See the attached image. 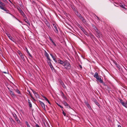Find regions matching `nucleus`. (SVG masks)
<instances>
[{"mask_svg":"<svg viewBox=\"0 0 127 127\" xmlns=\"http://www.w3.org/2000/svg\"><path fill=\"white\" fill-rule=\"evenodd\" d=\"M94 77L96 78L97 80L100 83H103V81L101 79V76H99L97 72H96L95 73Z\"/></svg>","mask_w":127,"mask_h":127,"instance_id":"nucleus-1","label":"nucleus"},{"mask_svg":"<svg viewBox=\"0 0 127 127\" xmlns=\"http://www.w3.org/2000/svg\"><path fill=\"white\" fill-rule=\"evenodd\" d=\"M20 13L23 17L24 18V20L25 22L27 23L29 25H30V23L27 19L26 16L25 15L23 11H22L20 12Z\"/></svg>","mask_w":127,"mask_h":127,"instance_id":"nucleus-2","label":"nucleus"},{"mask_svg":"<svg viewBox=\"0 0 127 127\" xmlns=\"http://www.w3.org/2000/svg\"><path fill=\"white\" fill-rule=\"evenodd\" d=\"M64 67L65 68L67 69H70L71 67L69 63L67 61H64Z\"/></svg>","mask_w":127,"mask_h":127,"instance_id":"nucleus-3","label":"nucleus"},{"mask_svg":"<svg viewBox=\"0 0 127 127\" xmlns=\"http://www.w3.org/2000/svg\"><path fill=\"white\" fill-rule=\"evenodd\" d=\"M53 25L54 27V31L55 32L57 33H59V31L57 27V25L55 23L53 24Z\"/></svg>","mask_w":127,"mask_h":127,"instance_id":"nucleus-4","label":"nucleus"},{"mask_svg":"<svg viewBox=\"0 0 127 127\" xmlns=\"http://www.w3.org/2000/svg\"><path fill=\"white\" fill-rule=\"evenodd\" d=\"M44 22L48 28L49 29H50L51 28L49 23L48 22L47 20L46 19L45 20Z\"/></svg>","mask_w":127,"mask_h":127,"instance_id":"nucleus-5","label":"nucleus"},{"mask_svg":"<svg viewBox=\"0 0 127 127\" xmlns=\"http://www.w3.org/2000/svg\"><path fill=\"white\" fill-rule=\"evenodd\" d=\"M6 34L7 36L12 41H13V42H14V40H13L14 39L12 38V37L11 36V35L8 33H6Z\"/></svg>","mask_w":127,"mask_h":127,"instance_id":"nucleus-6","label":"nucleus"},{"mask_svg":"<svg viewBox=\"0 0 127 127\" xmlns=\"http://www.w3.org/2000/svg\"><path fill=\"white\" fill-rule=\"evenodd\" d=\"M85 103L86 104V105L88 107V108L90 110L92 109V108L90 105L89 104L88 101L85 100L84 101Z\"/></svg>","mask_w":127,"mask_h":127,"instance_id":"nucleus-7","label":"nucleus"},{"mask_svg":"<svg viewBox=\"0 0 127 127\" xmlns=\"http://www.w3.org/2000/svg\"><path fill=\"white\" fill-rule=\"evenodd\" d=\"M61 95L62 97L63 98L65 99H67V97H66L65 95H64V93L62 91H61L60 92Z\"/></svg>","mask_w":127,"mask_h":127,"instance_id":"nucleus-8","label":"nucleus"},{"mask_svg":"<svg viewBox=\"0 0 127 127\" xmlns=\"http://www.w3.org/2000/svg\"><path fill=\"white\" fill-rule=\"evenodd\" d=\"M57 63H59L64 66V61L63 62L60 59H58L57 61Z\"/></svg>","mask_w":127,"mask_h":127,"instance_id":"nucleus-9","label":"nucleus"},{"mask_svg":"<svg viewBox=\"0 0 127 127\" xmlns=\"http://www.w3.org/2000/svg\"><path fill=\"white\" fill-rule=\"evenodd\" d=\"M37 1V0H32V4H33L34 7H37V4L36 3Z\"/></svg>","mask_w":127,"mask_h":127,"instance_id":"nucleus-10","label":"nucleus"},{"mask_svg":"<svg viewBox=\"0 0 127 127\" xmlns=\"http://www.w3.org/2000/svg\"><path fill=\"white\" fill-rule=\"evenodd\" d=\"M39 102L42 107V108L44 110L45 109V104L42 101L39 100Z\"/></svg>","mask_w":127,"mask_h":127,"instance_id":"nucleus-11","label":"nucleus"},{"mask_svg":"<svg viewBox=\"0 0 127 127\" xmlns=\"http://www.w3.org/2000/svg\"><path fill=\"white\" fill-rule=\"evenodd\" d=\"M93 101L94 102L95 104L99 107L100 105L98 102L97 100L95 98H93Z\"/></svg>","mask_w":127,"mask_h":127,"instance_id":"nucleus-12","label":"nucleus"},{"mask_svg":"<svg viewBox=\"0 0 127 127\" xmlns=\"http://www.w3.org/2000/svg\"><path fill=\"white\" fill-rule=\"evenodd\" d=\"M62 103L65 106H68L69 108H70V105H69L65 101H63L62 102Z\"/></svg>","mask_w":127,"mask_h":127,"instance_id":"nucleus-13","label":"nucleus"},{"mask_svg":"<svg viewBox=\"0 0 127 127\" xmlns=\"http://www.w3.org/2000/svg\"><path fill=\"white\" fill-rule=\"evenodd\" d=\"M82 31L87 36H89V35L87 32L84 30V29L82 30Z\"/></svg>","mask_w":127,"mask_h":127,"instance_id":"nucleus-14","label":"nucleus"},{"mask_svg":"<svg viewBox=\"0 0 127 127\" xmlns=\"http://www.w3.org/2000/svg\"><path fill=\"white\" fill-rule=\"evenodd\" d=\"M75 13L76 15L78 17H79L80 18V17H81L82 16L80 14L78 13V12L77 11H75Z\"/></svg>","mask_w":127,"mask_h":127,"instance_id":"nucleus-15","label":"nucleus"},{"mask_svg":"<svg viewBox=\"0 0 127 127\" xmlns=\"http://www.w3.org/2000/svg\"><path fill=\"white\" fill-rule=\"evenodd\" d=\"M9 119L12 124H15V122L12 118H10Z\"/></svg>","mask_w":127,"mask_h":127,"instance_id":"nucleus-16","label":"nucleus"},{"mask_svg":"<svg viewBox=\"0 0 127 127\" xmlns=\"http://www.w3.org/2000/svg\"><path fill=\"white\" fill-rule=\"evenodd\" d=\"M26 51L28 55L31 57H32V56L31 54L29 52V51L28 49L27 48H26Z\"/></svg>","mask_w":127,"mask_h":127,"instance_id":"nucleus-17","label":"nucleus"},{"mask_svg":"<svg viewBox=\"0 0 127 127\" xmlns=\"http://www.w3.org/2000/svg\"><path fill=\"white\" fill-rule=\"evenodd\" d=\"M50 55L52 57V58L53 59V60H54V61L56 62L57 63V61L56 59V58L55 57L53 56L51 54H50Z\"/></svg>","mask_w":127,"mask_h":127,"instance_id":"nucleus-18","label":"nucleus"},{"mask_svg":"<svg viewBox=\"0 0 127 127\" xmlns=\"http://www.w3.org/2000/svg\"><path fill=\"white\" fill-rule=\"evenodd\" d=\"M80 19L83 23H86V20L82 16L81 17H80Z\"/></svg>","mask_w":127,"mask_h":127,"instance_id":"nucleus-19","label":"nucleus"},{"mask_svg":"<svg viewBox=\"0 0 127 127\" xmlns=\"http://www.w3.org/2000/svg\"><path fill=\"white\" fill-rule=\"evenodd\" d=\"M42 97L44 98L45 100L47 101V102H48V103L50 104V101H49L48 100V99L45 96H42Z\"/></svg>","mask_w":127,"mask_h":127,"instance_id":"nucleus-20","label":"nucleus"},{"mask_svg":"<svg viewBox=\"0 0 127 127\" xmlns=\"http://www.w3.org/2000/svg\"><path fill=\"white\" fill-rule=\"evenodd\" d=\"M60 84L62 85V87L64 88H65V86L64 84L62 82V81H61L60 82Z\"/></svg>","mask_w":127,"mask_h":127,"instance_id":"nucleus-21","label":"nucleus"},{"mask_svg":"<svg viewBox=\"0 0 127 127\" xmlns=\"http://www.w3.org/2000/svg\"><path fill=\"white\" fill-rule=\"evenodd\" d=\"M101 35V34L100 33V32H98L97 33H96V36H97L98 38H100V35Z\"/></svg>","mask_w":127,"mask_h":127,"instance_id":"nucleus-22","label":"nucleus"},{"mask_svg":"<svg viewBox=\"0 0 127 127\" xmlns=\"http://www.w3.org/2000/svg\"><path fill=\"white\" fill-rule=\"evenodd\" d=\"M122 104L126 108L127 107V103L125 102H123L122 103Z\"/></svg>","mask_w":127,"mask_h":127,"instance_id":"nucleus-23","label":"nucleus"},{"mask_svg":"<svg viewBox=\"0 0 127 127\" xmlns=\"http://www.w3.org/2000/svg\"><path fill=\"white\" fill-rule=\"evenodd\" d=\"M119 6H120L122 8H124V9H126L125 8V5L124 4H119Z\"/></svg>","mask_w":127,"mask_h":127,"instance_id":"nucleus-24","label":"nucleus"},{"mask_svg":"<svg viewBox=\"0 0 127 127\" xmlns=\"http://www.w3.org/2000/svg\"><path fill=\"white\" fill-rule=\"evenodd\" d=\"M92 25L93 28L95 30H97V28H96L95 26L93 24H92Z\"/></svg>","mask_w":127,"mask_h":127,"instance_id":"nucleus-25","label":"nucleus"},{"mask_svg":"<svg viewBox=\"0 0 127 127\" xmlns=\"http://www.w3.org/2000/svg\"><path fill=\"white\" fill-rule=\"evenodd\" d=\"M28 101L29 106L31 107L32 106L31 102L30 100L29 99H28Z\"/></svg>","mask_w":127,"mask_h":127,"instance_id":"nucleus-26","label":"nucleus"},{"mask_svg":"<svg viewBox=\"0 0 127 127\" xmlns=\"http://www.w3.org/2000/svg\"><path fill=\"white\" fill-rule=\"evenodd\" d=\"M12 115L13 117L15 118V119L16 118L17 119V116L15 113H13Z\"/></svg>","mask_w":127,"mask_h":127,"instance_id":"nucleus-27","label":"nucleus"},{"mask_svg":"<svg viewBox=\"0 0 127 127\" xmlns=\"http://www.w3.org/2000/svg\"><path fill=\"white\" fill-rule=\"evenodd\" d=\"M89 36H90L91 38H95L94 36L91 33H90Z\"/></svg>","mask_w":127,"mask_h":127,"instance_id":"nucleus-28","label":"nucleus"},{"mask_svg":"<svg viewBox=\"0 0 127 127\" xmlns=\"http://www.w3.org/2000/svg\"><path fill=\"white\" fill-rule=\"evenodd\" d=\"M15 120L18 124L20 123V121L17 118V119H15Z\"/></svg>","mask_w":127,"mask_h":127,"instance_id":"nucleus-29","label":"nucleus"},{"mask_svg":"<svg viewBox=\"0 0 127 127\" xmlns=\"http://www.w3.org/2000/svg\"><path fill=\"white\" fill-rule=\"evenodd\" d=\"M2 6H2V5H0V8L1 9H2V10H4V11H7L6 10H5V9L4 8L2 7Z\"/></svg>","mask_w":127,"mask_h":127,"instance_id":"nucleus-30","label":"nucleus"},{"mask_svg":"<svg viewBox=\"0 0 127 127\" xmlns=\"http://www.w3.org/2000/svg\"><path fill=\"white\" fill-rule=\"evenodd\" d=\"M17 9L18 10V11H19V12L20 13L22 11L19 7H18Z\"/></svg>","mask_w":127,"mask_h":127,"instance_id":"nucleus-31","label":"nucleus"},{"mask_svg":"<svg viewBox=\"0 0 127 127\" xmlns=\"http://www.w3.org/2000/svg\"><path fill=\"white\" fill-rule=\"evenodd\" d=\"M10 93L11 95H13V96H15V95L14 94V93L12 91H10Z\"/></svg>","mask_w":127,"mask_h":127,"instance_id":"nucleus-32","label":"nucleus"},{"mask_svg":"<svg viewBox=\"0 0 127 127\" xmlns=\"http://www.w3.org/2000/svg\"><path fill=\"white\" fill-rule=\"evenodd\" d=\"M34 95L35 96V97L37 98H39V96L38 94L36 93V94H35Z\"/></svg>","mask_w":127,"mask_h":127,"instance_id":"nucleus-33","label":"nucleus"},{"mask_svg":"<svg viewBox=\"0 0 127 127\" xmlns=\"http://www.w3.org/2000/svg\"><path fill=\"white\" fill-rule=\"evenodd\" d=\"M26 123L27 126V127H31L29 125L27 121H26Z\"/></svg>","mask_w":127,"mask_h":127,"instance_id":"nucleus-34","label":"nucleus"},{"mask_svg":"<svg viewBox=\"0 0 127 127\" xmlns=\"http://www.w3.org/2000/svg\"><path fill=\"white\" fill-rule=\"evenodd\" d=\"M45 56H46V57L49 56V54L45 51Z\"/></svg>","mask_w":127,"mask_h":127,"instance_id":"nucleus-35","label":"nucleus"},{"mask_svg":"<svg viewBox=\"0 0 127 127\" xmlns=\"http://www.w3.org/2000/svg\"><path fill=\"white\" fill-rule=\"evenodd\" d=\"M79 28L82 31L83 29H84L83 27L81 26L80 25H79Z\"/></svg>","mask_w":127,"mask_h":127,"instance_id":"nucleus-36","label":"nucleus"},{"mask_svg":"<svg viewBox=\"0 0 127 127\" xmlns=\"http://www.w3.org/2000/svg\"><path fill=\"white\" fill-rule=\"evenodd\" d=\"M21 58L22 59L23 61H24L25 60V59H24V56H23V55L21 57Z\"/></svg>","mask_w":127,"mask_h":127,"instance_id":"nucleus-37","label":"nucleus"},{"mask_svg":"<svg viewBox=\"0 0 127 127\" xmlns=\"http://www.w3.org/2000/svg\"><path fill=\"white\" fill-rule=\"evenodd\" d=\"M0 5L3 6H4L5 5V4L4 3H2L0 1Z\"/></svg>","mask_w":127,"mask_h":127,"instance_id":"nucleus-38","label":"nucleus"},{"mask_svg":"<svg viewBox=\"0 0 127 127\" xmlns=\"http://www.w3.org/2000/svg\"><path fill=\"white\" fill-rule=\"evenodd\" d=\"M50 66L51 69L52 70H53L54 69V67H53V66L52 65Z\"/></svg>","mask_w":127,"mask_h":127,"instance_id":"nucleus-39","label":"nucleus"},{"mask_svg":"<svg viewBox=\"0 0 127 127\" xmlns=\"http://www.w3.org/2000/svg\"><path fill=\"white\" fill-rule=\"evenodd\" d=\"M47 57V59L48 60V61H51V60L50 59V57L49 56H48Z\"/></svg>","mask_w":127,"mask_h":127,"instance_id":"nucleus-40","label":"nucleus"},{"mask_svg":"<svg viewBox=\"0 0 127 127\" xmlns=\"http://www.w3.org/2000/svg\"><path fill=\"white\" fill-rule=\"evenodd\" d=\"M27 93L28 94H30L31 96V97H32V94H31V93H30V91H29L28 90V92H27Z\"/></svg>","mask_w":127,"mask_h":127,"instance_id":"nucleus-41","label":"nucleus"},{"mask_svg":"<svg viewBox=\"0 0 127 127\" xmlns=\"http://www.w3.org/2000/svg\"><path fill=\"white\" fill-rule=\"evenodd\" d=\"M62 111H63L62 113H63V114L64 115V116H66V113H65V112L64 111V110H63V109H62Z\"/></svg>","mask_w":127,"mask_h":127,"instance_id":"nucleus-42","label":"nucleus"},{"mask_svg":"<svg viewBox=\"0 0 127 127\" xmlns=\"http://www.w3.org/2000/svg\"><path fill=\"white\" fill-rule=\"evenodd\" d=\"M9 14L11 15L12 17L14 18L15 19H16L17 20H18V19L17 18L15 17L12 14H10V13H9Z\"/></svg>","mask_w":127,"mask_h":127,"instance_id":"nucleus-43","label":"nucleus"},{"mask_svg":"<svg viewBox=\"0 0 127 127\" xmlns=\"http://www.w3.org/2000/svg\"><path fill=\"white\" fill-rule=\"evenodd\" d=\"M51 61H49V62H48V63L49 66L52 65Z\"/></svg>","mask_w":127,"mask_h":127,"instance_id":"nucleus-44","label":"nucleus"},{"mask_svg":"<svg viewBox=\"0 0 127 127\" xmlns=\"http://www.w3.org/2000/svg\"><path fill=\"white\" fill-rule=\"evenodd\" d=\"M119 100H120V102L122 104V103L124 101H123V100L121 99H120Z\"/></svg>","mask_w":127,"mask_h":127,"instance_id":"nucleus-45","label":"nucleus"},{"mask_svg":"<svg viewBox=\"0 0 127 127\" xmlns=\"http://www.w3.org/2000/svg\"><path fill=\"white\" fill-rule=\"evenodd\" d=\"M16 92L18 94H20V92L19 91L18 89H16Z\"/></svg>","mask_w":127,"mask_h":127,"instance_id":"nucleus-46","label":"nucleus"},{"mask_svg":"<svg viewBox=\"0 0 127 127\" xmlns=\"http://www.w3.org/2000/svg\"><path fill=\"white\" fill-rule=\"evenodd\" d=\"M116 65L117 67H118L119 69H120V66L118 64H117V65Z\"/></svg>","mask_w":127,"mask_h":127,"instance_id":"nucleus-47","label":"nucleus"},{"mask_svg":"<svg viewBox=\"0 0 127 127\" xmlns=\"http://www.w3.org/2000/svg\"><path fill=\"white\" fill-rule=\"evenodd\" d=\"M57 104L58 106H59L61 108H63V107L62 106H61V105H60L58 104Z\"/></svg>","mask_w":127,"mask_h":127,"instance_id":"nucleus-48","label":"nucleus"},{"mask_svg":"<svg viewBox=\"0 0 127 127\" xmlns=\"http://www.w3.org/2000/svg\"><path fill=\"white\" fill-rule=\"evenodd\" d=\"M95 30V31L96 32V33H97L98 32H100L97 29V30Z\"/></svg>","mask_w":127,"mask_h":127,"instance_id":"nucleus-49","label":"nucleus"},{"mask_svg":"<svg viewBox=\"0 0 127 127\" xmlns=\"http://www.w3.org/2000/svg\"><path fill=\"white\" fill-rule=\"evenodd\" d=\"M52 42L55 46H56V44L53 41V40H52Z\"/></svg>","mask_w":127,"mask_h":127,"instance_id":"nucleus-50","label":"nucleus"},{"mask_svg":"<svg viewBox=\"0 0 127 127\" xmlns=\"http://www.w3.org/2000/svg\"><path fill=\"white\" fill-rule=\"evenodd\" d=\"M32 92H33V93L34 94V95H35V94H36L37 93L36 92L34 91H33L32 90Z\"/></svg>","mask_w":127,"mask_h":127,"instance_id":"nucleus-51","label":"nucleus"},{"mask_svg":"<svg viewBox=\"0 0 127 127\" xmlns=\"http://www.w3.org/2000/svg\"><path fill=\"white\" fill-rule=\"evenodd\" d=\"M35 127H40L39 126L38 124H36L35 125Z\"/></svg>","mask_w":127,"mask_h":127,"instance_id":"nucleus-52","label":"nucleus"},{"mask_svg":"<svg viewBox=\"0 0 127 127\" xmlns=\"http://www.w3.org/2000/svg\"><path fill=\"white\" fill-rule=\"evenodd\" d=\"M114 64L116 65H117V63H116V61H114Z\"/></svg>","mask_w":127,"mask_h":127,"instance_id":"nucleus-53","label":"nucleus"},{"mask_svg":"<svg viewBox=\"0 0 127 127\" xmlns=\"http://www.w3.org/2000/svg\"><path fill=\"white\" fill-rule=\"evenodd\" d=\"M79 66L81 68H82V66L81 65H80V64H79Z\"/></svg>","mask_w":127,"mask_h":127,"instance_id":"nucleus-54","label":"nucleus"},{"mask_svg":"<svg viewBox=\"0 0 127 127\" xmlns=\"http://www.w3.org/2000/svg\"><path fill=\"white\" fill-rule=\"evenodd\" d=\"M95 16H96V17H97V19L99 20H100V19L97 16H96V15H95Z\"/></svg>","mask_w":127,"mask_h":127,"instance_id":"nucleus-55","label":"nucleus"},{"mask_svg":"<svg viewBox=\"0 0 127 127\" xmlns=\"http://www.w3.org/2000/svg\"><path fill=\"white\" fill-rule=\"evenodd\" d=\"M20 56V57L22 56L23 55L21 53H20V54H19Z\"/></svg>","mask_w":127,"mask_h":127,"instance_id":"nucleus-56","label":"nucleus"},{"mask_svg":"<svg viewBox=\"0 0 127 127\" xmlns=\"http://www.w3.org/2000/svg\"><path fill=\"white\" fill-rule=\"evenodd\" d=\"M45 127H49V126H48V125L47 124V126H46L45 124Z\"/></svg>","mask_w":127,"mask_h":127,"instance_id":"nucleus-57","label":"nucleus"},{"mask_svg":"<svg viewBox=\"0 0 127 127\" xmlns=\"http://www.w3.org/2000/svg\"><path fill=\"white\" fill-rule=\"evenodd\" d=\"M18 53L19 54H20V53H21V52L20 51H18Z\"/></svg>","mask_w":127,"mask_h":127,"instance_id":"nucleus-58","label":"nucleus"},{"mask_svg":"<svg viewBox=\"0 0 127 127\" xmlns=\"http://www.w3.org/2000/svg\"><path fill=\"white\" fill-rule=\"evenodd\" d=\"M3 73H7V72H5V71H3Z\"/></svg>","mask_w":127,"mask_h":127,"instance_id":"nucleus-59","label":"nucleus"},{"mask_svg":"<svg viewBox=\"0 0 127 127\" xmlns=\"http://www.w3.org/2000/svg\"><path fill=\"white\" fill-rule=\"evenodd\" d=\"M32 100H33L34 101L35 100V99L33 97H32Z\"/></svg>","mask_w":127,"mask_h":127,"instance_id":"nucleus-60","label":"nucleus"},{"mask_svg":"<svg viewBox=\"0 0 127 127\" xmlns=\"http://www.w3.org/2000/svg\"><path fill=\"white\" fill-rule=\"evenodd\" d=\"M107 90H109V88L108 87V86H107Z\"/></svg>","mask_w":127,"mask_h":127,"instance_id":"nucleus-61","label":"nucleus"},{"mask_svg":"<svg viewBox=\"0 0 127 127\" xmlns=\"http://www.w3.org/2000/svg\"><path fill=\"white\" fill-rule=\"evenodd\" d=\"M103 84V85H104V86H106V85L103 82V83H102Z\"/></svg>","mask_w":127,"mask_h":127,"instance_id":"nucleus-62","label":"nucleus"},{"mask_svg":"<svg viewBox=\"0 0 127 127\" xmlns=\"http://www.w3.org/2000/svg\"><path fill=\"white\" fill-rule=\"evenodd\" d=\"M4 2H6V0H2Z\"/></svg>","mask_w":127,"mask_h":127,"instance_id":"nucleus-63","label":"nucleus"},{"mask_svg":"<svg viewBox=\"0 0 127 127\" xmlns=\"http://www.w3.org/2000/svg\"><path fill=\"white\" fill-rule=\"evenodd\" d=\"M118 127H122L120 125H118Z\"/></svg>","mask_w":127,"mask_h":127,"instance_id":"nucleus-64","label":"nucleus"}]
</instances>
